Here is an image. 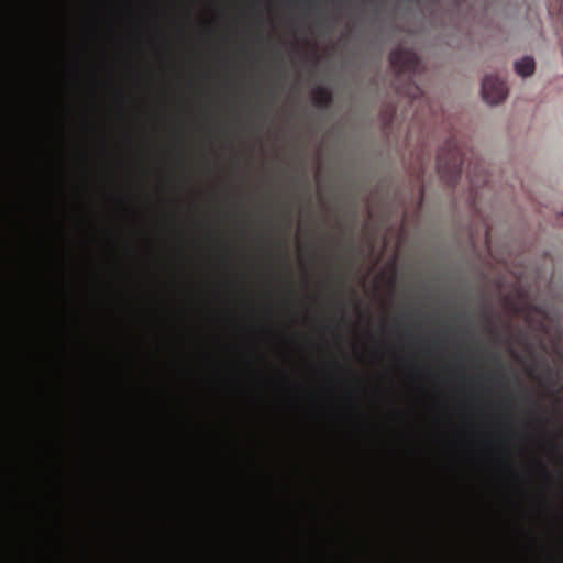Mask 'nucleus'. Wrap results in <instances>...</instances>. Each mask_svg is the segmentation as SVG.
<instances>
[{"instance_id": "f03ea898", "label": "nucleus", "mask_w": 563, "mask_h": 563, "mask_svg": "<svg viewBox=\"0 0 563 563\" xmlns=\"http://www.w3.org/2000/svg\"><path fill=\"white\" fill-rule=\"evenodd\" d=\"M515 69L519 76L528 77L534 70V60L531 57L525 56L515 64Z\"/></svg>"}, {"instance_id": "f257e3e1", "label": "nucleus", "mask_w": 563, "mask_h": 563, "mask_svg": "<svg viewBox=\"0 0 563 563\" xmlns=\"http://www.w3.org/2000/svg\"><path fill=\"white\" fill-rule=\"evenodd\" d=\"M508 95V89L503 79L489 75L483 79L482 82V97L488 104H497L505 100Z\"/></svg>"}]
</instances>
